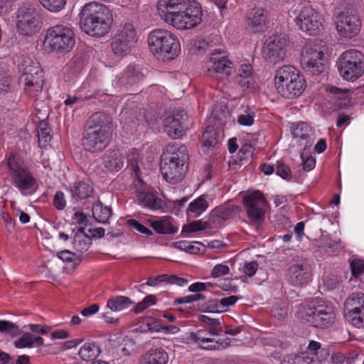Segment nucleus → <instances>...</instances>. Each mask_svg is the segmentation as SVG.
<instances>
[{"instance_id": "5", "label": "nucleus", "mask_w": 364, "mask_h": 364, "mask_svg": "<svg viewBox=\"0 0 364 364\" xmlns=\"http://www.w3.org/2000/svg\"><path fill=\"white\" fill-rule=\"evenodd\" d=\"M3 164L7 168V174L10 176L12 184L21 195H31L36 191V179L32 173L20 163L14 153H10Z\"/></svg>"}, {"instance_id": "45", "label": "nucleus", "mask_w": 364, "mask_h": 364, "mask_svg": "<svg viewBox=\"0 0 364 364\" xmlns=\"http://www.w3.org/2000/svg\"><path fill=\"white\" fill-rule=\"evenodd\" d=\"M275 172L277 175L279 176L284 180L290 181L292 178L289 166L282 161L277 162Z\"/></svg>"}, {"instance_id": "48", "label": "nucleus", "mask_w": 364, "mask_h": 364, "mask_svg": "<svg viewBox=\"0 0 364 364\" xmlns=\"http://www.w3.org/2000/svg\"><path fill=\"white\" fill-rule=\"evenodd\" d=\"M202 141L204 146L208 148L215 146L218 144L215 132L213 130H206L202 135Z\"/></svg>"}, {"instance_id": "22", "label": "nucleus", "mask_w": 364, "mask_h": 364, "mask_svg": "<svg viewBox=\"0 0 364 364\" xmlns=\"http://www.w3.org/2000/svg\"><path fill=\"white\" fill-rule=\"evenodd\" d=\"M310 278L308 264L304 259L295 260L289 267L288 279L293 285H302Z\"/></svg>"}, {"instance_id": "18", "label": "nucleus", "mask_w": 364, "mask_h": 364, "mask_svg": "<svg viewBox=\"0 0 364 364\" xmlns=\"http://www.w3.org/2000/svg\"><path fill=\"white\" fill-rule=\"evenodd\" d=\"M16 27L20 34L31 36L40 29L39 15L36 9L23 7L18 11Z\"/></svg>"}, {"instance_id": "59", "label": "nucleus", "mask_w": 364, "mask_h": 364, "mask_svg": "<svg viewBox=\"0 0 364 364\" xmlns=\"http://www.w3.org/2000/svg\"><path fill=\"white\" fill-rule=\"evenodd\" d=\"M208 287H211L210 283H203V282H196L189 286L188 290L191 292L194 293H200L207 289Z\"/></svg>"}, {"instance_id": "34", "label": "nucleus", "mask_w": 364, "mask_h": 364, "mask_svg": "<svg viewBox=\"0 0 364 364\" xmlns=\"http://www.w3.org/2000/svg\"><path fill=\"white\" fill-rule=\"evenodd\" d=\"M112 215L111 209L103 206L100 201H97L92 206V216L96 221L101 223H108Z\"/></svg>"}, {"instance_id": "62", "label": "nucleus", "mask_w": 364, "mask_h": 364, "mask_svg": "<svg viewBox=\"0 0 364 364\" xmlns=\"http://www.w3.org/2000/svg\"><path fill=\"white\" fill-rule=\"evenodd\" d=\"M29 328L32 332L42 335L47 334L50 331V328L48 326L38 324H30Z\"/></svg>"}, {"instance_id": "31", "label": "nucleus", "mask_w": 364, "mask_h": 364, "mask_svg": "<svg viewBox=\"0 0 364 364\" xmlns=\"http://www.w3.org/2000/svg\"><path fill=\"white\" fill-rule=\"evenodd\" d=\"M138 203L151 210H160L164 207V201L151 192L140 193Z\"/></svg>"}, {"instance_id": "61", "label": "nucleus", "mask_w": 364, "mask_h": 364, "mask_svg": "<svg viewBox=\"0 0 364 364\" xmlns=\"http://www.w3.org/2000/svg\"><path fill=\"white\" fill-rule=\"evenodd\" d=\"M327 90L335 95H338V98L348 100V90H342L341 88H338L337 87H331L327 89Z\"/></svg>"}, {"instance_id": "52", "label": "nucleus", "mask_w": 364, "mask_h": 364, "mask_svg": "<svg viewBox=\"0 0 364 364\" xmlns=\"http://www.w3.org/2000/svg\"><path fill=\"white\" fill-rule=\"evenodd\" d=\"M350 268L352 274L358 278L364 273V260L360 259H355L350 262Z\"/></svg>"}, {"instance_id": "4", "label": "nucleus", "mask_w": 364, "mask_h": 364, "mask_svg": "<svg viewBox=\"0 0 364 364\" xmlns=\"http://www.w3.org/2000/svg\"><path fill=\"white\" fill-rule=\"evenodd\" d=\"M274 86L278 94L285 98L293 99L303 93L306 80L296 68L284 65L276 71Z\"/></svg>"}, {"instance_id": "42", "label": "nucleus", "mask_w": 364, "mask_h": 364, "mask_svg": "<svg viewBox=\"0 0 364 364\" xmlns=\"http://www.w3.org/2000/svg\"><path fill=\"white\" fill-rule=\"evenodd\" d=\"M127 225L130 230H136L146 237H149L153 235V232L150 229L138 222L136 220L130 219L127 220Z\"/></svg>"}, {"instance_id": "11", "label": "nucleus", "mask_w": 364, "mask_h": 364, "mask_svg": "<svg viewBox=\"0 0 364 364\" xmlns=\"http://www.w3.org/2000/svg\"><path fill=\"white\" fill-rule=\"evenodd\" d=\"M23 73L20 82L23 84L25 92L32 98H36L42 91L44 82L43 70L38 63L30 59L24 60Z\"/></svg>"}, {"instance_id": "3", "label": "nucleus", "mask_w": 364, "mask_h": 364, "mask_svg": "<svg viewBox=\"0 0 364 364\" xmlns=\"http://www.w3.org/2000/svg\"><path fill=\"white\" fill-rule=\"evenodd\" d=\"M166 151L161 162V171L167 182L175 184L181 181L186 173V163L189 159L188 149L184 145L174 144L168 145Z\"/></svg>"}, {"instance_id": "14", "label": "nucleus", "mask_w": 364, "mask_h": 364, "mask_svg": "<svg viewBox=\"0 0 364 364\" xmlns=\"http://www.w3.org/2000/svg\"><path fill=\"white\" fill-rule=\"evenodd\" d=\"M136 41V31L134 26L127 23L113 36L111 47L115 55H124L131 52Z\"/></svg>"}, {"instance_id": "21", "label": "nucleus", "mask_w": 364, "mask_h": 364, "mask_svg": "<svg viewBox=\"0 0 364 364\" xmlns=\"http://www.w3.org/2000/svg\"><path fill=\"white\" fill-rule=\"evenodd\" d=\"M233 71V63L230 61L223 50L215 49L211 51L209 60L207 62V73L224 74L227 77Z\"/></svg>"}, {"instance_id": "39", "label": "nucleus", "mask_w": 364, "mask_h": 364, "mask_svg": "<svg viewBox=\"0 0 364 364\" xmlns=\"http://www.w3.org/2000/svg\"><path fill=\"white\" fill-rule=\"evenodd\" d=\"M37 136L38 139L39 146L42 147L46 146L52 139L50 129L48 128L47 122L44 120L41 121L38 123Z\"/></svg>"}, {"instance_id": "16", "label": "nucleus", "mask_w": 364, "mask_h": 364, "mask_svg": "<svg viewBox=\"0 0 364 364\" xmlns=\"http://www.w3.org/2000/svg\"><path fill=\"white\" fill-rule=\"evenodd\" d=\"M223 331L215 332L213 329L204 328L192 332L189 339L197 343L200 348L205 350H219L225 348L230 345L229 338H220L215 341L213 336L220 335Z\"/></svg>"}, {"instance_id": "47", "label": "nucleus", "mask_w": 364, "mask_h": 364, "mask_svg": "<svg viewBox=\"0 0 364 364\" xmlns=\"http://www.w3.org/2000/svg\"><path fill=\"white\" fill-rule=\"evenodd\" d=\"M156 297L154 295H149L146 296L141 302H139L135 308L134 311L136 314L141 313L148 307L153 306L156 304Z\"/></svg>"}, {"instance_id": "46", "label": "nucleus", "mask_w": 364, "mask_h": 364, "mask_svg": "<svg viewBox=\"0 0 364 364\" xmlns=\"http://www.w3.org/2000/svg\"><path fill=\"white\" fill-rule=\"evenodd\" d=\"M0 332L7 333L12 336H16L20 333V330L14 323L0 320Z\"/></svg>"}, {"instance_id": "17", "label": "nucleus", "mask_w": 364, "mask_h": 364, "mask_svg": "<svg viewBox=\"0 0 364 364\" xmlns=\"http://www.w3.org/2000/svg\"><path fill=\"white\" fill-rule=\"evenodd\" d=\"M288 40L284 35L269 37L262 47V57L270 63H277L284 60Z\"/></svg>"}, {"instance_id": "29", "label": "nucleus", "mask_w": 364, "mask_h": 364, "mask_svg": "<svg viewBox=\"0 0 364 364\" xmlns=\"http://www.w3.org/2000/svg\"><path fill=\"white\" fill-rule=\"evenodd\" d=\"M146 74V69L141 68L134 64H130L124 71L122 78L125 79L127 83L133 85L141 81Z\"/></svg>"}, {"instance_id": "23", "label": "nucleus", "mask_w": 364, "mask_h": 364, "mask_svg": "<svg viewBox=\"0 0 364 364\" xmlns=\"http://www.w3.org/2000/svg\"><path fill=\"white\" fill-rule=\"evenodd\" d=\"M267 15L264 9L253 8L247 18V28L254 33H262L267 28Z\"/></svg>"}, {"instance_id": "56", "label": "nucleus", "mask_w": 364, "mask_h": 364, "mask_svg": "<svg viewBox=\"0 0 364 364\" xmlns=\"http://www.w3.org/2000/svg\"><path fill=\"white\" fill-rule=\"evenodd\" d=\"M53 204L58 210H63L65 208L66 200L65 195L62 191H57L54 196Z\"/></svg>"}, {"instance_id": "8", "label": "nucleus", "mask_w": 364, "mask_h": 364, "mask_svg": "<svg viewBox=\"0 0 364 364\" xmlns=\"http://www.w3.org/2000/svg\"><path fill=\"white\" fill-rule=\"evenodd\" d=\"M150 50L154 55H159L168 59H173L180 52V43L176 36L169 31L155 29L148 38Z\"/></svg>"}, {"instance_id": "58", "label": "nucleus", "mask_w": 364, "mask_h": 364, "mask_svg": "<svg viewBox=\"0 0 364 364\" xmlns=\"http://www.w3.org/2000/svg\"><path fill=\"white\" fill-rule=\"evenodd\" d=\"M93 97V95L85 96V97H78L68 95L67 99L65 100L64 103L66 106H73L77 102H83L85 101L90 100Z\"/></svg>"}, {"instance_id": "50", "label": "nucleus", "mask_w": 364, "mask_h": 364, "mask_svg": "<svg viewBox=\"0 0 364 364\" xmlns=\"http://www.w3.org/2000/svg\"><path fill=\"white\" fill-rule=\"evenodd\" d=\"M206 223H203L200 220H197L184 225L183 227L182 232L191 233L200 230H203L206 228Z\"/></svg>"}, {"instance_id": "30", "label": "nucleus", "mask_w": 364, "mask_h": 364, "mask_svg": "<svg viewBox=\"0 0 364 364\" xmlns=\"http://www.w3.org/2000/svg\"><path fill=\"white\" fill-rule=\"evenodd\" d=\"M364 309V294L355 292L351 294L345 301V311L349 316H354L353 311Z\"/></svg>"}, {"instance_id": "49", "label": "nucleus", "mask_w": 364, "mask_h": 364, "mask_svg": "<svg viewBox=\"0 0 364 364\" xmlns=\"http://www.w3.org/2000/svg\"><path fill=\"white\" fill-rule=\"evenodd\" d=\"M32 339L33 335L29 333H26L14 341V346L17 348H31L33 346Z\"/></svg>"}, {"instance_id": "54", "label": "nucleus", "mask_w": 364, "mask_h": 364, "mask_svg": "<svg viewBox=\"0 0 364 364\" xmlns=\"http://www.w3.org/2000/svg\"><path fill=\"white\" fill-rule=\"evenodd\" d=\"M230 273V268L228 266L223 264H216L211 270V277L213 278H218L225 276Z\"/></svg>"}, {"instance_id": "64", "label": "nucleus", "mask_w": 364, "mask_h": 364, "mask_svg": "<svg viewBox=\"0 0 364 364\" xmlns=\"http://www.w3.org/2000/svg\"><path fill=\"white\" fill-rule=\"evenodd\" d=\"M73 220L78 225H82L84 226H87L88 223L87 216L82 212H76L74 214Z\"/></svg>"}, {"instance_id": "40", "label": "nucleus", "mask_w": 364, "mask_h": 364, "mask_svg": "<svg viewBox=\"0 0 364 364\" xmlns=\"http://www.w3.org/2000/svg\"><path fill=\"white\" fill-rule=\"evenodd\" d=\"M41 5L46 9L52 12H58L62 10L66 0H38Z\"/></svg>"}, {"instance_id": "26", "label": "nucleus", "mask_w": 364, "mask_h": 364, "mask_svg": "<svg viewBox=\"0 0 364 364\" xmlns=\"http://www.w3.org/2000/svg\"><path fill=\"white\" fill-rule=\"evenodd\" d=\"M103 161L105 166L111 171H118L125 164L124 158L118 150L107 151L103 156Z\"/></svg>"}, {"instance_id": "35", "label": "nucleus", "mask_w": 364, "mask_h": 364, "mask_svg": "<svg viewBox=\"0 0 364 364\" xmlns=\"http://www.w3.org/2000/svg\"><path fill=\"white\" fill-rule=\"evenodd\" d=\"M292 134L296 139L306 141V145H311V129L306 122H299L295 124Z\"/></svg>"}, {"instance_id": "63", "label": "nucleus", "mask_w": 364, "mask_h": 364, "mask_svg": "<svg viewBox=\"0 0 364 364\" xmlns=\"http://www.w3.org/2000/svg\"><path fill=\"white\" fill-rule=\"evenodd\" d=\"M237 122L242 126H251L254 123V115L250 114H241L238 117Z\"/></svg>"}, {"instance_id": "20", "label": "nucleus", "mask_w": 364, "mask_h": 364, "mask_svg": "<svg viewBox=\"0 0 364 364\" xmlns=\"http://www.w3.org/2000/svg\"><path fill=\"white\" fill-rule=\"evenodd\" d=\"M361 21L358 14L354 11H346L339 15L336 22V30L343 38H351L360 32Z\"/></svg>"}, {"instance_id": "55", "label": "nucleus", "mask_w": 364, "mask_h": 364, "mask_svg": "<svg viewBox=\"0 0 364 364\" xmlns=\"http://www.w3.org/2000/svg\"><path fill=\"white\" fill-rule=\"evenodd\" d=\"M258 269V263L255 261L245 262L242 271L247 276L251 277L255 275Z\"/></svg>"}, {"instance_id": "38", "label": "nucleus", "mask_w": 364, "mask_h": 364, "mask_svg": "<svg viewBox=\"0 0 364 364\" xmlns=\"http://www.w3.org/2000/svg\"><path fill=\"white\" fill-rule=\"evenodd\" d=\"M237 206L232 205L218 206L212 211L211 217L213 218L225 220L229 219L235 213V210H237Z\"/></svg>"}, {"instance_id": "51", "label": "nucleus", "mask_w": 364, "mask_h": 364, "mask_svg": "<svg viewBox=\"0 0 364 364\" xmlns=\"http://www.w3.org/2000/svg\"><path fill=\"white\" fill-rule=\"evenodd\" d=\"M138 156L139 154L136 149H132L130 151V154L127 156V164L137 177L139 173V167L137 161Z\"/></svg>"}, {"instance_id": "32", "label": "nucleus", "mask_w": 364, "mask_h": 364, "mask_svg": "<svg viewBox=\"0 0 364 364\" xmlns=\"http://www.w3.org/2000/svg\"><path fill=\"white\" fill-rule=\"evenodd\" d=\"M132 304L131 299L127 296H116L107 301V308L112 311H120L127 309Z\"/></svg>"}, {"instance_id": "19", "label": "nucleus", "mask_w": 364, "mask_h": 364, "mask_svg": "<svg viewBox=\"0 0 364 364\" xmlns=\"http://www.w3.org/2000/svg\"><path fill=\"white\" fill-rule=\"evenodd\" d=\"M186 119L183 110L178 109L166 113L164 119L165 132L171 138L181 137L187 129Z\"/></svg>"}, {"instance_id": "44", "label": "nucleus", "mask_w": 364, "mask_h": 364, "mask_svg": "<svg viewBox=\"0 0 364 364\" xmlns=\"http://www.w3.org/2000/svg\"><path fill=\"white\" fill-rule=\"evenodd\" d=\"M355 313V316H349L348 312H346V317L349 322L357 328H364V309L353 311Z\"/></svg>"}, {"instance_id": "12", "label": "nucleus", "mask_w": 364, "mask_h": 364, "mask_svg": "<svg viewBox=\"0 0 364 364\" xmlns=\"http://www.w3.org/2000/svg\"><path fill=\"white\" fill-rule=\"evenodd\" d=\"M203 12L201 6L195 0L190 1L185 9L175 14L173 20L168 23L179 30L192 28L198 25L202 20Z\"/></svg>"}, {"instance_id": "57", "label": "nucleus", "mask_w": 364, "mask_h": 364, "mask_svg": "<svg viewBox=\"0 0 364 364\" xmlns=\"http://www.w3.org/2000/svg\"><path fill=\"white\" fill-rule=\"evenodd\" d=\"M301 157L302 159V166L304 170L310 171L314 168L316 165V159L313 156H304V153H301Z\"/></svg>"}, {"instance_id": "1", "label": "nucleus", "mask_w": 364, "mask_h": 364, "mask_svg": "<svg viewBox=\"0 0 364 364\" xmlns=\"http://www.w3.org/2000/svg\"><path fill=\"white\" fill-rule=\"evenodd\" d=\"M112 137V118L108 114L97 112L92 114L87 121L82 144L87 151L100 152L109 145Z\"/></svg>"}, {"instance_id": "15", "label": "nucleus", "mask_w": 364, "mask_h": 364, "mask_svg": "<svg viewBox=\"0 0 364 364\" xmlns=\"http://www.w3.org/2000/svg\"><path fill=\"white\" fill-rule=\"evenodd\" d=\"M296 22L301 31L309 36H316L323 28V18L312 6H304L299 11Z\"/></svg>"}, {"instance_id": "33", "label": "nucleus", "mask_w": 364, "mask_h": 364, "mask_svg": "<svg viewBox=\"0 0 364 364\" xmlns=\"http://www.w3.org/2000/svg\"><path fill=\"white\" fill-rule=\"evenodd\" d=\"M100 353V347L94 343H87L79 350L78 355L85 361H92Z\"/></svg>"}, {"instance_id": "37", "label": "nucleus", "mask_w": 364, "mask_h": 364, "mask_svg": "<svg viewBox=\"0 0 364 364\" xmlns=\"http://www.w3.org/2000/svg\"><path fill=\"white\" fill-rule=\"evenodd\" d=\"M208 207V203L205 197L202 195L189 204L187 212L188 213H191L194 217H198L204 212Z\"/></svg>"}, {"instance_id": "27", "label": "nucleus", "mask_w": 364, "mask_h": 364, "mask_svg": "<svg viewBox=\"0 0 364 364\" xmlns=\"http://www.w3.org/2000/svg\"><path fill=\"white\" fill-rule=\"evenodd\" d=\"M149 222L151 228L159 234H173L178 230V228L173 223V218L169 216H164L159 220H149Z\"/></svg>"}, {"instance_id": "24", "label": "nucleus", "mask_w": 364, "mask_h": 364, "mask_svg": "<svg viewBox=\"0 0 364 364\" xmlns=\"http://www.w3.org/2000/svg\"><path fill=\"white\" fill-rule=\"evenodd\" d=\"M71 196L77 200L91 198L94 194L92 182L87 178L76 181L70 188Z\"/></svg>"}, {"instance_id": "10", "label": "nucleus", "mask_w": 364, "mask_h": 364, "mask_svg": "<svg viewBox=\"0 0 364 364\" xmlns=\"http://www.w3.org/2000/svg\"><path fill=\"white\" fill-rule=\"evenodd\" d=\"M338 70L343 79L354 81L364 73V55L355 49L345 51L338 58Z\"/></svg>"}, {"instance_id": "28", "label": "nucleus", "mask_w": 364, "mask_h": 364, "mask_svg": "<svg viewBox=\"0 0 364 364\" xmlns=\"http://www.w3.org/2000/svg\"><path fill=\"white\" fill-rule=\"evenodd\" d=\"M235 82L243 88L248 89L251 87L254 82L252 75V68L250 64H242L238 70V73L235 76Z\"/></svg>"}, {"instance_id": "60", "label": "nucleus", "mask_w": 364, "mask_h": 364, "mask_svg": "<svg viewBox=\"0 0 364 364\" xmlns=\"http://www.w3.org/2000/svg\"><path fill=\"white\" fill-rule=\"evenodd\" d=\"M165 282L171 284H177L178 286H183L187 283V280L182 277H178L176 275H167L166 274Z\"/></svg>"}, {"instance_id": "7", "label": "nucleus", "mask_w": 364, "mask_h": 364, "mask_svg": "<svg viewBox=\"0 0 364 364\" xmlns=\"http://www.w3.org/2000/svg\"><path fill=\"white\" fill-rule=\"evenodd\" d=\"M45 46L58 54L70 53L75 46V36L71 28L58 24L48 28L44 39Z\"/></svg>"}, {"instance_id": "2", "label": "nucleus", "mask_w": 364, "mask_h": 364, "mask_svg": "<svg viewBox=\"0 0 364 364\" xmlns=\"http://www.w3.org/2000/svg\"><path fill=\"white\" fill-rule=\"evenodd\" d=\"M112 23V14L104 4L98 2L86 4L80 13V28L90 36H103L108 33Z\"/></svg>"}, {"instance_id": "25", "label": "nucleus", "mask_w": 364, "mask_h": 364, "mask_svg": "<svg viewBox=\"0 0 364 364\" xmlns=\"http://www.w3.org/2000/svg\"><path fill=\"white\" fill-rule=\"evenodd\" d=\"M168 353L162 348H152L141 355L139 364H167Z\"/></svg>"}, {"instance_id": "9", "label": "nucleus", "mask_w": 364, "mask_h": 364, "mask_svg": "<svg viewBox=\"0 0 364 364\" xmlns=\"http://www.w3.org/2000/svg\"><path fill=\"white\" fill-rule=\"evenodd\" d=\"M327 51L325 43L318 39L306 41L301 51V65L307 72L318 75L323 70V57Z\"/></svg>"}, {"instance_id": "13", "label": "nucleus", "mask_w": 364, "mask_h": 364, "mask_svg": "<svg viewBox=\"0 0 364 364\" xmlns=\"http://www.w3.org/2000/svg\"><path fill=\"white\" fill-rule=\"evenodd\" d=\"M243 204L250 223L258 228L263 223L267 210V200L259 191L247 193Z\"/></svg>"}, {"instance_id": "43", "label": "nucleus", "mask_w": 364, "mask_h": 364, "mask_svg": "<svg viewBox=\"0 0 364 364\" xmlns=\"http://www.w3.org/2000/svg\"><path fill=\"white\" fill-rule=\"evenodd\" d=\"M198 320L208 326L207 328L213 329L215 332L223 331V328L217 318H212L205 315H200L198 316Z\"/></svg>"}, {"instance_id": "53", "label": "nucleus", "mask_w": 364, "mask_h": 364, "mask_svg": "<svg viewBox=\"0 0 364 364\" xmlns=\"http://www.w3.org/2000/svg\"><path fill=\"white\" fill-rule=\"evenodd\" d=\"M173 245L177 249L183 250L191 254H197L200 251V249L198 247H195L194 245L190 244L186 241L176 242L173 244Z\"/></svg>"}, {"instance_id": "36", "label": "nucleus", "mask_w": 364, "mask_h": 364, "mask_svg": "<svg viewBox=\"0 0 364 364\" xmlns=\"http://www.w3.org/2000/svg\"><path fill=\"white\" fill-rule=\"evenodd\" d=\"M90 238L84 232V228H81L74 236V247L82 253L88 250L90 245Z\"/></svg>"}, {"instance_id": "6", "label": "nucleus", "mask_w": 364, "mask_h": 364, "mask_svg": "<svg viewBox=\"0 0 364 364\" xmlns=\"http://www.w3.org/2000/svg\"><path fill=\"white\" fill-rule=\"evenodd\" d=\"M298 316L310 325L320 328L330 326L336 318L331 306L319 304L314 300L301 304L298 311Z\"/></svg>"}, {"instance_id": "41", "label": "nucleus", "mask_w": 364, "mask_h": 364, "mask_svg": "<svg viewBox=\"0 0 364 364\" xmlns=\"http://www.w3.org/2000/svg\"><path fill=\"white\" fill-rule=\"evenodd\" d=\"M282 364H314V358L303 353L299 355L288 357Z\"/></svg>"}]
</instances>
